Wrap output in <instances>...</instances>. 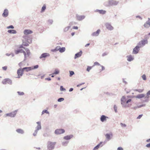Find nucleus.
<instances>
[{"label": "nucleus", "instance_id": "obj_1", "mask_svg": "<svg viewBox=\"0 0 150 150\" xmlns=\"http://www.w3.org/2000/svg\"><path fill=\"white\" fill-rule=\"evenodd\" d=\"M38 66H33L32 67H26L23 68V69H19L17 72L18 74V78H20L22 76L23 74V72L24 71H28L32 70L33 69H37Z\"/></svg>", "mask_w": 150, "mask_h": 150}, {"label": "nucleus", "instance_id": "obj_2", "mask_svg": "<svg viewBox=\"0 0 150 150\" xmlns=\"http://www.w3.org/2000/svg\"><path fill=\"white\" fill-rule=\"evenodd\" d=\"M144 38L139 41L138 43L141 47L144 46L146 44L148 43V39L149 38L148 35H145L144 36Z\"/></svg>", "mask_w": 150, "mask_h": 150}, {"label": "nucleus", "instance_id": "obj_3", "mask_svg": "<svg viewBox=\"0 0 150 150\" xmlns=\"http://www.w3.org/2000/svg\"><path fill=\"white\" fill-rule=\"evenodd\" d=\"M118 2H119L113 0H109L108 2L105 3L104 5L107 6H116L118 4Z\"/></svg>", "mask_w": 150, "mask_h": 150}, {"label": "nucleus", "instance_id": "obj_4", "mask_svg": "<svg viewBox=\"0 0 150 150\" xmlns=\"http://www.w3.org/2000/svg\"><path fill=\"white\" fill-rule=\"evenodd\" d=\"M26 52L25 51H24L23 53L24 56L25 60L26 59V58L28 57L30 54V50L28 48H26L25 49Z\"/></svg>", "mask_w": 150, "mask_h": 150}, {"label": "nucleus", "instance_id": "obj_5", "mask_svg": "<svg viewBox=\"0 0 150 150\" xmlns=\"http://www.w3.org/2000/svg\"><path fill=\"white\" fill-rule=\"evenodd\" d=\"M141 47L139 45H137L133 49L132 51V53L134 54H137L138 53Z\"/></svg>", "mask_w": 150, "mask_h": 150}, {"label": "nucleus", "instance_id": "obj_6", "mask_svg": "<svg viewBox=\"0 0 150 150\" xmlns=\"http://www.w3.org/2000/svg\"><path fill=\"white\" fill-rule=\"evenodd\" d=\"M17 111L15 110L13 112H11L10 113L6 114L5 116V117L7 116H9L11 117H13L15 116L16 113Z\"/></svg>", "mask_w": 150, "mask_h": 150}, {"label": "nucleus", "instance_id": "obj_7", "mask_svg": "<svg viewBox=\"0 0 150 150\" xmlns=\"http://www.w3.org/2000/svg\"><path fill=\"white\" fill-rule=\"evenodd\" d=\"M64 132L65 130L63 129H57L55 131V133L57 134H61Z\"/></svg>", "mask_w": 150, "mask_h": 150}, {"label": "nucleus", "instance_id": "obj_8", "mask_svg": "<svg viewBox=\"0 0 150 150\" xmlns=\"http://www.w3.org/2000/svg\"><path fill=\"white\" fill-rule=\"evenodd\" d=\"M105 25L107 29L108 30H112L113 29V27L111 25L110 23H106Z\"/></svg>", "mask_w": 150, "mask_h": 150}, {"label": "nucleus", "instance_id": "obj_9", "mask_svg": "<svg viewBox=\"0 0 150 150\" xmlns=\"http://www.w3.org/2000/svg\"><path fill=\"white\" fill-rule=\"evenodd\" d=\"M23 38H24V41L27 42L28 43H30L32 42V40L30 39V37L27 36H23Z\"/></svg>", "mask_w": 150, "mask_h": 150}, {"label": "nucleus", "instance_id": "obj_10", "mask_svg": "<svg viewBox=\"0 0 150 150\" xmlns=\"http://www.w3.org/2000/svg\"><path fill=\"white\" fill-rule=\"evenodd\" d=\"M8 11L7 9H5L4 11V12L2 14V16L4 18L7 17L8 15Z\"/></svg>", "mask_w": 150, "mask_h": 150}, {"label": "nucleus", "instance_id": "obj_11", "mask_svg": "<svg viewBox=\"0 0 150 150\" xmlns=\"http://www.w3.org/2000/svg\"><path fill=\"white\" fill-rule=\"evenodd\" d=\"M50 55L49 54L47 53H42L40 56V58L42 59L43 58H45L49 56Z\"/></svg>", "mask_w": 150, "mask_h": 150}, {"label": "nucleus", "instance_id": "obj_12", "mask_svg": "<svg viewBox=\"0 0 150 150\" xmlns=\"http://www.w3.org/2000/svg\"><path fill=\"white\" fill-rule=\"evenodd\" d=\"M76 17L78 21H81L85 18V16L84 15H76Z\"/></svg>", "mask_w": 150, "mask_h": 150}, {"label": "nucleus", "instance_id": "obj_13", "mask_svg": "<svg viewBox=\"0 0 150 150\" xmlns=\"http://www.w3.org/2000/svg\"><path fill=\"white\" fill-rule=\"evenodd\" d=\"M144 26L146 28H148L150 26V18H148V20L145 23Z\"/></svg>", "mask_w": 150, "mask_h": 150}, {"label": "nucleus", "instance_id": "obj_14", "mask_svg": "<svg viewBox=\"0 0 150 150\" xmlns=\"http://www.w3.org/2000/svg\"><path fill=\"white\" fill-rule=\"evenodd\" d=\"M82 50H80L79 52L76 53L74 56V59H76L80 57L82 55Z\"/></svg>", "mask_w": 150, "mask_h": 150}, {"label": "nucleus", "instance_id": "obj_15", "mask_svg": "<svg viewBox=\"0 0 150 150\" xmlns=\"http://www.w3.org/2000/svg\"><path fill=\"white\" fill-rule=\"evenodd\" d=\"M26 60H25V59L23 61L20 62L18 64V66H22L23 65V66H28L29 64L27 62H26Z\"/></svg>", "mask_w": 150, "mask_h": 150}, {"label": "nucleus", "instance_id": "obj_16", "mask_svg": "<svg viewBox=\"0 0 150 150\" xmlns=\"http://www.w3.org/2000/svg\"><path fill=\"white\" fill-rule=\"evenodd\" d=\"M33 31L29 29H25L23 33L25 35H28L31 34L33 33Z\"/></svg>", "mask_w": 150, "mask_h": 150}, {"label": "nucleus", "instance_id": "obj_17", "mask_svg": "<svg viewBox=\"0 0 150 150\" xmlns=\"http://www.w3.org/2000/svg\"><path fill=\"white\" fill-rule=\"evenodd\" d=\"M100 31V29H98L96 32H95L93 33L91 35L92 36H98Z\"/></svg>", "mask_w": 150, "mask_h": 150}, {"label": "nucleus", "instance_id": "obj_18", "mask_svg": "<svg viewBox=\"0 0 150 150\" xmlns=\"http://www.w3.org/2000/svg\"><path fill=\"white\" fill-rule=\"evenodd\" d=\"M24 51L23 50L21 49H19L16 50H15L14 51L15 53L16 54H17L20 53H23Z\"/></svg>", "mask_w": 150, "mask_h": 150}, {"label": "nucleus", "instance_id": "obj_19", "mask_svg": "<svg viewBox=\"0 0 150 150\" xmlns=\"http://www.w3.org/2000/svg\"><path fill=\"white\" fill-rule=\"evenodd\" d=\"M54 143L51 142L48 143V148L50 150L52 149L54 147Z\"/></svg>", "mask_w": 150, "mask_h": 150}, {"label": "nucleus", "instance_id": "obj_20", "mask_svg": "<svg viewBox=\"0 0 150 150\" xmlns=\"http://www.w3.org/2000/svg\"><path fill=\"white\" fill-rule=\"evenodd\" d=\"M96 12H98L99 13L102 14H104L105 13L106 11L103 10L96 9L95 11Z\"/></svg>", "mask_w": 150, "mask_h": 150}, {"label": "nucleus", "instance_id": "obj_21", "mask_svg": "<svg viewBox=\"0 0 150 150\" xmlns=\"http://www.w3.org/2000/svg\"><path fill=\"white\" fill-rule=\"evenodd\" d=\"M103 142H101L97 146H95L93 149V150H96L98 149L99 147H102L103 146L102 144Z\"/></svg>", "mask_w": 150, "mask_h": 150}, {"label": "nucleus", "instance_id": "obj_22", "mask_svg": "<svg viewBox=\"0 0 150 150\" xmlns=\"http://www.w3.org/2000/svg\"><path fill=\"white\" fill-rule=\"evenodd\" d=\"M59 51L60 53H63L65 52L66 50L65 47H61L60 46H59Z\"/></svg>", "mask_w": 150, "mask_h": 150}, {"label": "nucleus", "instance_id": "obj_23", "mask_svg": "<svg viewBox=\"0 0 150 150\" xmlns=\"http://www.w3.org/2000/svg\"><path fill=\"white\" fill-rule=\"evenodd\" d=\"M127 61L129 62H131L134 59V58L131 55L127 56Z\"/></svg>", "mask_w": 150, "mask_h": 150}, {"label": "nucleus", "instance_id": "obj_24", "mask_svg": "<svg viewBox=\"0 0 150 150\" xmlns=\"http://www.w3.org/2000/svg\"><path fill=\"white\" fill-rule=\"evenodd\" d=\"M108 118V117H106L104 115H102L100 117V120L102 122H103L105 121H106V118Z\"/></svg>", "mask_w": 150, "mask_h": 150}, {"label": "nucleus", "instance_id": "obj_25", "mask_svg": "<svg viewBox=\"0 0 150 150\" xmlns=\"http://www.w3.org/2000/svg\"><path fill=\"white\" fill-rule=\"evenodd\" d=\"M7 32L9 33L13 34H16L17 33L16 31L15 30L13 29L9 30H8Z\"/></svg>", "mask_w": 150, "mask_h": 150}, {"label": "nucleus", "instance_id": "obj_26", "mask_svg": "<svg viewBox=\"0 0 150 150\" xmlns=\"http://www.w3.org/2000/svg\"><path fill=\"white\" fill-rule=\"evenodd\" d=\"M73 137V135H67L64 137V139L67 140H69L71 138Z\"/></svg>", "mask_w": 150, "mask_h": 150}, {"label": "nucleus", "instance_id": "obj_27", "mask_svg": "<svg viewBox=\"0 0 150 150\" xmlns=\"http://www.w3.org/2000/svg\"><path fill=\"white\" fill-rule=\"evenodd\" d=\"M51 51L53 52H56L57 51H59V46H57L54 49L51 50Z\"/></svg>", "mask_w": 150, "mask_h": 150}, {"label": "nucleus", "instance_id": "obj_28", "mask_svg": "<svg viewBox=\"0 0 150 150\" xmlns=\"http://www.w3.org/2000/svg\"><path fill=\"white\" fill-rule=\"evenodd\" d=\"M69 25L67 27H65L64 29V32H66L70 28L71 26V23H70L69 24Z\"/></svg>", "mask_w": 150, "mask_h": 150}, {"label": "nucleus", "instance_id": "obj_29", "mask_svg": "<svg viewBox=\"0 0 150 150\" xmlns=\"http://www.w3.org/2000/svg\"><path fill=\"white\" fill-rule=\"evenodd\" d=\"M112 136V133H111L110 134H107L105 135L106 138L108 140H109L110 139V136Z\"/></svg>", "mask_w": 150, "mask_h": 150}, {"label": "nucleus", "instance_id": "obj_30", "mask_svg": "<svg viewBox=\"0 0 150 150\" xmlns=\"http://www.w3.org/2000/svg\"><path fill=\"white\" fill-rule=\"evenodd\" d=\"M46 9V6L45 4H44L42 8L41 12H43Z\"/></svg>", "mask_w": 150, "mask_h": 150}, {"label": "nucleus", "instance_id": "obj_31", "mask_svg": "<svg viewBox=\"0 0 150 150\" xmlns=\"http://www.w3.org/2000/svg\"><path fill=\"white\" fill-rule=\"evenodd\" d=\"M121 101H122V103H124L125 102H126V99L125 97L123 96L122 98L121 99Z\"/></svg>", "mask_w": 150, "mask_h": 150}, {"label": "nucleus", "instance_id": "obj_32", "mask_svg": "<svg viewBox=\"0 0 150 150\" xmlns=\"http://www.w3.org/2000/svg\"><path fill=\"white\" fill-rule=\"evenodd\" d=\"M10 80L8 79H6L3 80L2 82L4 84H6L8 82L10 81Z\"/></svg>", "mask_w": 150, "mask_h": 150}, {"label": "nucleus", "instance_id": "obj_33", "mask_svg": "<svg viewBox=\"0 0 150 150\" xmlns=\"http://www.w3.org/2000/svg\"><path fill=\"white\" fill-rule=\"evenodd\" d=\"M145 95L143 94L138 95L136 96V98H142Z\"/></svg>", "mask_w": 150, "mask_h": 150}, {"label": "nucleus", "instance_id": "obj_34", "mask_svg": "<svg viewBox=\"0 0 150 150\" xmlns=\"http://www.w3.org/2000/svg\"><path fill=\"white\" fill-rule=\"evenodd\" d=\"M16 131L18 133L21 134H23L24 132L23 130L21 129H18L16 130Z\"/></svg>", "mask_w": 150, "mask_h": 150}, {"label": "nucleus", "instance_id": "obj_35", "mask_svg": "<svg viewBox=\"0 0 150 150\" xmlns=\"http://www.w3.org/2000/svg\"><path fill=\"white\" fill-rule=\"evenodd\" d=\"M27 42L24 41V40H23V45L25 46H28L29 45L28 43Z\"/></svg>", "mask_w": 150, "mask_h": 150}, {"label": "nucleus", "instance_id": "obj_36", "mask_svg": "<svg viewBox=\"0 0 150 150\" xmlns=\"http://www.w3.org/2000/svg\"><path fill=\"white\" fill-rule=\"evenodd\" d=\"M59 71L58 69H56L54 73L52 74H59Z\"/></svg>", "mask_w": 150, "mask_h": 150}, {"label": "nucleus", "instance_id": "obj_37", "mask_svg": "<svg viewBox=\"0 0 150 150\" xmlns=\"http://www.w3.org/2000/svg\"><path fill=\"white\" fill-rule=\"evenodd\" d=\"M37 123L38 124V125L37 127V128L38 130H39L41 128V126L40 125V123L39 122H37Z\"/></svg>", "mask_w": 150, "mask_h": 150}, {"label": "nucleus", "instance_id": "obj_38", "mask_svg": "<svg viewBox=\"0 0 150 150\" xmlns=\"http://www.w3.org/2000/svg\"><path fill=\"white\" fill-rule=\"evenodd\" d=\"M48 23L50 25H52L53 22V20L52 19H49L48 21Z\"/></svg>", "mask_w": 150, "mask_h": 150}, {"label": "nucleus", "instance_id": "obj_39", "mask_svg": "<svg viewBox=\"0 0 150 150\" xmlns=\"http://www.w3.org/2000/svg\"><path fill=\"white\" fill-rule=\"evenodd\" d=\"M44 113H46L47 114H49V112L46 110H43L42 112V114H43Z\"/></svg>", "mask_w": 150, "mask_h": 150}, {"label": "nucleus", "instance_id": "obj_40", "mask_svg": "<svg viewBox=\"0 0 150 150\" xmlns=\"http://www.w3.org/2000/svg\"><path fill=\"white\" fill-rule=\"evenodd\" d=\"M14 28V26L13 25H10L8 27H7V28L9 29H13Z\"/></svg>", "mask_w": 150, "mask_h": 150}, {"label": "nucleus", "instance_id": "obj_41", "mask_svg": "<svg viewBox=\"0 0 150 150\" xmlns=\"http://www.w3.org/2000/svg\"><path fill=\"white\" fill-rule=\"evenodd\" d=\"M6 54L7 56H9L10 55H11V57H13L14 56V54L13 53H11V54L6 53Z\"/></svg>", "mask_w": 150, "mask_h": 150}, {"label": "nucleus", "instance_id": "obj_42", "mask_svg": "<svg viewBox=\"0 0 150 150\" xmlns=\"http://www.w3.org/2000/svg\"><path fill=\"white\" fill-rule=\"evenodd\" d=\"M96 65H97L98 66H101L100 64L97 62H95L94 63L93 65V66H95Z\"/></svg>", "mask_w": 150, "mask_h": 150}, {"label": "nucleus", "instance_id": "obj_43", "mask_svg": "<svg viewBox=\"0 0 150 150\" xmlns=\"http://www.w3.org/2000/svg\"><path fill=\"white\" fill-rule=\"evenodd\" d=\"M144 91V89H138L136 90V91H138L139 93H141L142 92Z\"/></svg>", "mask_w": 150, "mask_h": 150}, {"label": "nucleus", "instance_id": "obj_44", "mask_svg": "<svg viewBox=\"0 0 150 150\" xmlns=\"http://www.w3.org/2000/svg\"><path fill=\"white\" fill-rule=\"evenodd\" d=\"M69 76H71L72 75L74 74V72L73 71H69Z\"/></svg>", "mask_w": 150, "mask_h": 150}, {"label": "nucleus", "instance_id": "obj_45", "mask_svg": "<svg viewBox=\"0 0 150 150\" xmlns=\"http://www.w3.org/2000/svg\"><path fill=\"white\" fill-rule=\"evenodd\" d=\"M142 79L143 80H146V75L145 74L143 75L142 76Z\"/></svg>", "mask_w": 150, "mask_h": 150}, {"label": "nucleus", "instance_id": "obj_46", "mask_svg": "<svg viewBox=\"0 0 150 150\" xmlns=\"http://www.w3.org/2000/svg\"><path fill=\"white\" fill-rule=\"evenodd\" d=\"M64 99V98H60L58 99V102H61L63 101Z\"/></svg>", "mask_w": 150, "mask_h": 150}, {"label": "nucleus", "instance_id": "obj_47", "mask_svg": "<svg viewBox=\"0 0 150 150\" xmlns=\"http://www.w3.org/2000/svg\"><path fill=\"white\" fill-rule=\"evenodd\" d=\"M17 93L19 95H23L24 94V93L23 92H20L18 91L17 92Z\"/></svg>", "mask_w": 150, "mask_h": 150}, {"label": "nucleus", "instance_id": "obj_48", "mask_svg": "<svg viewBox=\"0 0 150 150\" xmlns=\"http://www.w3.org/2000/svg\"><path fill=\"white\" fill-rule=\"evenodd\" d=\"M120 125H121V126L122 127H125L126 126V125L125 124L121 123Z\"/></svg>", "mask_w": 150, "mask_h": 150}, {"label": "nucleus", "instance_id": "obj_49", "mask_svg": "<svg viewBox=\"0 0 150 150\" xmlns=\"http://www.w3.org/2000/svg\"><path fill=\"white\" fill-rule=\"evenodd\" d=\"M73 29L76 30H77L78 29V27L76 26H74L73 27Z\"/></svg>", "mask_w": 150, "mask_h": 150}, {"label": "nucleus", "instance_id": "obj_50", "mask_svg": "<svg viewBox=\"0 0 150 150\" xmlns=\"http://www.w3.org/2000/svg\"><path fill=\"white\" fill-rule=\"evenodd\" d=\"M114 109L115 110V112H117V107L116 106V105H114Z\"/></svg>", "mask_w": 150, "mask_h": 150}, {"label": "nucleus", "instance_id": "obj_51", "mask_svg": "<svg viewBox=\"0 0 150 150\" xmlns=\"http://www.w3.org/2000/svg\"><path fill=\"white\" fill-rule=\"evenodd\" d=\"M143 115L142 114V115H139L137 117V119H140L141 118V117H142Z\"/></svg>", "mask_w": 150, "mask_h": 150}, {"label": "nucleus", "instance_id": "obj_52", "mask_svg": "<svg viewBox=\"0 0 150 150\" xmlns=\"http://www.w3.org/2000/svg\"><path fill=\"white\" fill-rule=\"evenodd\" d=\"M3 69L4 70H6L7 69V66H4L2 67Z\"/></svg>", "mask_w": 150, "mask_h": 150}, {"label": "nucleus", "instance_id": "obj_53", "mask_svg": "<svg viewBox=\"0 0 150 150\" xmlns=\"http://www.w3.org/2000/svg\"><path fill=\"white\" fill-rule=\"evenodd\" d=\"M136 18H139V19L141 20H142V18L140 16H136Z\"/></svg>", "mask_w": 150, "mask_h": 150}, {"label": "nucleus", "instance_id": "obj_54", "mask_svg": "<svg viewBox=\"0 0 150 150\" xmlns=\"http://www.w3.org/2000/svg\"><path fill=\"white\" fill-rule=\"evenodd\" d=\"M117 150H123V149L121 147H119L118 148Z\"/></svg>", "mask_w": 150, "mask_h": 150}, {"label": "nucleus", "instance_id": "obj_55", "mask_svg": "<svg viewBox=\"0 0 150 150\" xmlns=\"http://www.w3.org/2000/svg\"><path fill=\"white\" fill-rule=\"evenodd\" d=\"M91 67H88L87 69V70L88 71H89V70L91 69Z\"/></svg>", "mask_w": 150, "mask_h": 150}, {"label": "nucleus", "instance_id": "obj_56", "mask_svg": "<svg viewBox=\"0 0 150 150\" xmlns=\"http://www.w3.org/2000/svg\"><path fill=\"white\" fill-rule=\"evenodd\" d=\"M60 90L61 91H64L65 90V89L64 88H63L62 86H61L60 87Z\"/></svg>", "mask_w": 150, "mask_h": 150}, {"label": "nucleus", "instance_id": "obj_57", "mask_svg": "<svg viewBox=\"0 0 150 150\" xmlns=\"http://www.w3.org/2000/svg\"><path fill=\"white\" fill-rule=\"evenodd\" d=\"M146 146L147 147L150 148V143L146 144Z\"/></svg>", "mask_w": 150, "mask_h": 150}, {"label": "nucleus", "instance_id": "obj_58", "mask_svg": "<svg viewBox=\"0 0 150 150\" xmlns=\"http://www.w3.org/2000/svg\"><path fill=\"white\" fill-rule=\"evenodd\" d=\"M107 55V54H106V53L105 52H104L102 54V56L103 57L105 55Z\"/></svg>", "mask_w": 150, "mask_h": 150}, {"label": "nucleus", "instance_id": "obj_59", "mask_svg": "<svg viewBox=\"0 0 150 150\" xmlns=\"http://www.w3.org/2000/svg\"><path fill=\"white\" fill-rule=\"evenodd\" d=\"M131 101V100L130 99H129L127 101H126V102L127 103H128L129 102H130Z\"/></svg>", "mask_w": 150, "mask_h": 150}, {"label": "nucleus", "instance_id": "obj_60", "mask_svg": "<svg viewBox=\"0 0 150 150\" xmlns=\"http://www.w3.org/2000/svg\"><path fill=\"white\" fill-rule=\"evenodd\" d=\"M90 45V43H87V44H86V45H85V47H88V46H89Z\"/></svg>", "mask_w": 150, "mask_h": 150}, {"label": "nucleus", "instance_id": "obj_61", "mask_svg": "<svg viewBox=\"0 0 150 150\" xmlns=\"http://www.w3.org/2000/svg\"><path fill=\"white\" fill-rule=\"evenodd\" d=\"M150 95V90L147 93V96H149Z\"/></svg>", "mask_w": 150, "mask_h": 150}, {"label": "nucleus", "instance_id": "obj_62", "mask_svg": "<svg viewBox=\"0 0 150 150\" xmlns=\"http://www.w3.org/2000/svg\"><path fill=\"white\" fill-rule=\"evenodd\" d=\"M21 48H23V45H21L19 46V48L20 49Z\"/></svg>", "mask_w": 150, "mask_h": 150}, {"label": "nucleus", "instance_id": "obj_63", "mask_svg": "<svg viewBox=\"0 0 150 150\" xmlns=\"http://www.w3.org/2000/svg\"><path fill=\"white\" fill-rule=\"evenodd\" d=\"M75 34V32H72L71 33V35L72 36H74V34Z\"/></svg>", "mask_w": 150, "mask_h": 150}, {"label": "nucleus", "instance_id": "obj_64", "mask_svg": "<svg viewBox=\"0 0 150 150\" xmlns=\"http://www.w3.org/2000/svg\"><path fill=\"white\" fill-rule=\"evenodd\" d=\"M73 88H71L69 89V91L71 92V91H73Z\"/></svg>", "mask_w": 150, "mask_h": 150}]
</instances>
